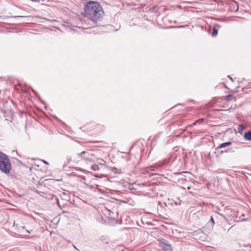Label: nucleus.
<instances>
[{"label":"nucleus","instance_id":"423d86ee","mask_svg":"<svg viewBox=\"0 0 251 251\" xmlns=\"http://www.w3.org/2000/svg\"><path fill=\"white\" fill-rule=\"evenodd\" d=\"M231 144H232V143L231 142H225V143H222L216 148V150L218 151L220 149H222V148H225L227 146H230Z\"/></svg>","mask_w":251,"mask_h":251},{"label":"nucleus","instance_id":"9d476101","mask_svg":"<svg viewBox=\"0 0 251 251\" xmlns=\"http://www.w3.org/2000/svg\"><path fill=\"white\" fill-rule=\"evenodd\" d=\"M218 34V29L214 26L212 28V36L213 37L216 36Z\"/></svg>","mask_w":251,"mask_h":251},{"label":"nucleus","instance_id":"6ab92c4d","mask_svg":"<svg viewBox=\"0 0 251 251\" xmlns=\"http://www.w3.org/2000/svg\"><path fill=\"white\" fill-rule=\"evenodd\" d=\"M70 160H71L70 159H68V163H70Z\"/></svg>","mask_w":251,"mask_h":251},{"label":"nucleus","instance_id":"20e7f679","mask_svg":"<svg viewBox=\"0 0 251 251\" xmlns=\"http://www.w3.org/2000/svg\"><path fill=\"white\" fill-rule=\"evenodd\" d=\"M159 247L161 248L162 251H173L171 246L164 242H160Z\"/></svg>","mask_w":251,"mask_h":251},{"label":"nucleus","instance_id":"dca6fc26","mask_svg":"<svg viewBox=\"0 0 251 251\" xmlns=\"http://www.w3.org/2000/svg\"><path fill=\"white\" fill-rule=\"evenodd\" d=\"M57 204H58V206L60 207V208H61V207H60V205L59 202V200H58V199H57Z\"/></svg>","mask_w":251,"mask_h":251},{"label":"nucleus","instance_id":"f257e3e1","mask_svg":"<svg viewBox=\"0 0 251 251\" xmlns=\"http://www.w3.org/2000/svg\"><path fill=\"white\" fill-rule=\"evenodd\" d=\"M84 16L95 23L100 21L104 16L101 5L96 1H90L84 5Z\"/></svg>","mask_w":251,"mask_h":251},{"label":"nucleus","instance_id":"aec40b11","mask_svg":"<svg viewBox=\"0 0 251 251\" xmlns=\"http://www.w3.org/2000/svg\"><path fill=\"white\" fill-rule=\"evenodd\" d=\"M230 79L232 81H233V79H232V77H230Z\"/></svg>","mask_w":251,"mask_h":251},{"label":"nucleus","instance_id":"39448f33","mask_svg":"<svg viewBox=\"0 0 251 251\" xmlns=\"http://www.w3.org/2000/svg\"><path fill=\"white\" fill-rule=\"evenodd\" d=\"M166 162V160H164L163 162H159L154 164L153 165L150 167L149 168L151 171H154V168L158 169L161 167Z\"/></svg>","mask_w":251,"mask_h":251},{"label":"nucleus","instance_id":"f3484780","mask_svg":"<svg viewBox=\"0 0 251 251\" xmlns=\"http://www.w3.org/2000/svg\"><path fill=\"white\" fill-rule=\"evenodd\" d=\"M43 162H44L45 164H48V165L49 164V163H48V162H47L46 161L44 160V161H43Z\"/></svg>","mask_w":251,"mask_h":251},{"label":"nucleus","instance_id":"ddd939ff","mask_svg":"<svg viewBox=\"0 0 251 251\" xmlns=\"http://www.w3.org/2000/svg\"><path fill=\"white\" fill-rule=\"evenodd\" d=\"M210 221L213 223V225H214L215 224V222H214V219H213V217H211Z\"/></svg>","mask_w":251,"mask_h":251},{"label":"nucleus","instance_id":"f03ea898","mask_svg":"<svg viewBox=\"0 0 251 251\" xmlns=\"http://www.w3.org/2000/svg\"><path fill=\"white\" fill-rule=\"evenodd\" d=\"M11 169L10 161L6 154L0 151V170L5 174H8Z\"/></svg>","mask_w":251,"mask_h":251},{"label":"nucleus","instance_id":"0eeeda50","mask_svg":"<svg viewBox=\"0 0 251 251\" xmlns=\"http://www.w3.org/2000/svg\"><path fill=\"white\" fill-rule=\"evenodd\" d=\"M223 100H226L227 101L231 100H236V99L235 98V97L233 95H227V96H225L224 97V98L223 99Z\"/></svg>","mask_w":251,"mask_h":251},{"label":"nucleus","instance_id":"6e6552de","mask_svg":"<svg viewBox=\"0 0 251 251\" xmlns=\"http://www.w3.org/2000/svg\"><path fill=\"white\" fill-rule=\"evenodd\" d=\"M245 138L249 141H251V131L246 132L244 135Z\"/></svg>","mask_w":251,"mask_h":251},{"label":"nucleus","instance_id":"7ed1b4c3","mask_svg":"<svg viewBox=\"0 0 251 251\" xmlns=\"http://www.w3.org/2000/svg\"><path fill=\"white\" fill-rule=\"evenodd\" d=\"M79 156L86 162L94 161L95 155L89 151H83L79 154Z\"/></svg>","mask_w":251,"mask_h":251},{"label":"nucleus","instance_id":"2eb2a0df","mask_svg":"<svg viewBox=\"0 0 251 251\" xmlns=\"http://www.w3.org/2000/svg\"><path fill=\"white\" fill-rule=\"evenodd\" d=\"M228 151H227V150H225V151H221V152L222 153H224V152H227Z\"/></svg>","mask_w":251,"mask_h":251},{"label":"nucleus","instance_id":"9b49d317","mask_svg":"<svg viewBox=\"0 0 251 251\" xmlns=\"http://www.w3.org/2000/svg\"><path fill=\"white\" fill-rule=\"evenodd\" d=\"M91 169L93 171H99L100 170V168L97 164H94L91 166Z\"/></svg>","mask_w":251,"mask_h":251},{"label":"nucleus","instance_id":"f8f14e48","mask_svg":"<svg viewBox=\"0 0 251 251\" xmlns=\"http://www.w3.org/2000/svg\"><path fill=\"white\" fill-rule=\"evenodd\" d=\"M99 160V163L101 165H104L105 163V161L103 159H100Z\"/></svg>","mask_w":251,"mask_h":251},{"label":"nucleus","instance_id":"a211bd4d","mask_svg":"<svg viewBox=\"0 0 251 251\" xmlns=\"http://www.w3.org/2000/svg\"><path fill=\"white\" fill-rule=\"evenodd\" d=\"M73 247L76 250H77V249L76 248V247L75 246V245H73Z\"/></svg>","mask_w":251,"mask_h":251},{"label":"nucleus","instance_id":"1a4fd4ad","mask_svg":"<svg viewBox=\"0 0 251 251\" xmlns=\"http://www.w3.org/2000/svg\"><path fill=\"white\" fill-rule=\"evenodd\" d=\"M245 126L244 125H242V124L240 125L238 127V132L242 134L243 131L245 129Z\"/></svg>","mask_w":251,"mask_h":251},{"label":"nucleus","instance_id":"4468645a","mask_svg":"<svg viewBox=\"0 0 251 251\" xmlns=\"http://www.w3.org/2000/svg\"><path fill=\"white\" fill-rule=\"evenodd\" d=\"M198 213L201 214V215H202L204 213L203 211H199L198 212Z\"/></svg>","mask_w":251,"mask_h":251}]
</instances>
